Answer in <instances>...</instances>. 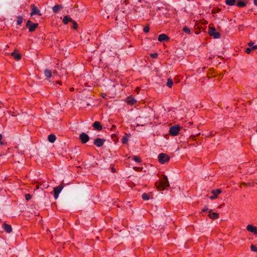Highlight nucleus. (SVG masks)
Here are the masks:
<instances>
[{
	"instance_id": "c03bdc74",
	"label": "nucleus",
	"mask_w": 257,
	"mask_h": 257,
	"mask_svg": "<svg viewBox=\"0 0 257 257\" xmlns=\"http://www.w3.org/2000/svg\"><path fill=\"white\" fill-rule=\"evenodd\" d=\"M113 172L115 171V169L114 168H113Z\"/></svg>"
},
{
	"instance_id": "c9c22d12",
	"label": "nucleus",
	"mask_w": 257,
	"mask_h": 257,
	"mask_svg": "<svg viewBox=\"0 0 257 257\" xmlns=\"http://www.w3.org/2000/svg\"><path fill=\"white\" fill-rule=\"evenodd\" d=\"M252 50H253L251 48H247L245 49V52L247 54H250Z\"/></svg>"
},
{
	"instance_id": "a19ab883",
	"label": "nucleus",
	"mask_w": 257,
	"mask_h": 257,
	"mask_svg": "<svg viewBox=\"0 0 257 257\" xmlns=\"http://www.w3.org/2000/svg\"><path fill=\"white\" fill-rule=\"evenodd\" d=\"M0 144L2 145H4V143L0 141Z\"/></svg>"
},
{
	"instance_id": "2eb2a0df",
	"label": "nucleus",
	"mask_w": 257,
	"mask_h": 257,
	"mask_svg": "<svg viewBox=\"0 0 257 257\" xmlns=\"http://www.w3.org/2000/svg\"><path fill=\"white\" fill-rule=\"evenodd\" d=\"M126 102L130 105H134L136 102V100L131 96L127 97L126 98Z\"/></svg>"
},
{
	"instance_id": "39448f33",
	"label": "nucleus",
	"mask_w": 257,
	"mask_h": 257,
	"mask_svg": "<svg viewBox=\"0 0 257 257\" xmlns=\"http://www.w3.org/2000/svg\"><path fill=\"white\" fill-rule=\"evenodd\" d=\"M208 33L211 36H213L214 38H218L220 35L219 33L217 32L214 28H210Z\"/></svg>"
},
{
	"instance_id": "4be33fe9",
	"label": "nucleus",
	"mask_w": 257,
	"mask_h": 257,
	"mask_svg": "<svg viewBox=\"0 0 257 257\" xmlns=\"http://www.w3.org/2000/svg\"><path fill=\"white\" fill-rule=\"evenodd\" d=\"M209 216L210 218L216 219V218H218L219 214L217 213L213 212V213H210L209 215Z\"/></svg>"
},
{
	"instance_id": "9b49d317",
	"label": "nucleus",
	"mask_w": 257,
	"mask_h": 257,
	"mask_svg": "<svg viewBox=\"0 0 257 257\" xmlns=\"http://www.w3.org/2000/svg\"><path fill=\"white\" fill-rule=\"evenodd\" d=\"M94 129L97 131H100L102 128V126L99 121H96L94 122L92 125Z\"/></svg>"
},
{
	"instance_id": "f3484780",
	"label": "nucleus",
	"mask_w": 257,
	"mask_h": 257,
	"mask_svg": "<svg viewBox=\"0 0 257 257\" xmlns=\"http://www.w3.org/2000/svg\"><path fill=\"white\" fill-rule=\"evenodd\" d=\"M38 26V24L37 23H33L30 27H29V30L30 32H32L35 30V29Z\"/></svg>"
},
{
	"instance_id": "ea45409f",
	"label": "nucleus",
	"mask_w": 257,
	"mask_h": 257,
	"mask_svg": "<svg viewBox=\"0 0 257 257\" xmlns=\"http://www.w3.org/2000/svg\"><path fill=\"white\" fill-rule=\"evenodd\" d=\"M253 3L254 5L257 7V0H253Z\"/></svg>"
},
{
	"instance_id": "393cba45",
	"label": "nucleus",
	"mask_w": 257,
	"mask_h": 257,
	"mask_svg": "<svg viewBox=\"0 0 257 257\" xmlns=\"http://www.w3.org/2000/svg\"><path fill=\"white\" fill-rule=\"evenodd\" d=\"M173 81L171 79H168L167 80V86L169 87V88H171L172 87V85H173Z\"/></svg>"
},
{
	"instance_id": "58836bf2",
	"label": "nucleus",
	"mask_w": 257,
	"mask_h": 257,
	"mask_svg": "<svg viewBox=\"0 0 257 257\" xmlns=\"http://www.w3.org/2000/svg\"><path fill=\"white\" fill-rule=\"evenodd\" d=\"M207 210H208V208H207L206 207H204L202 209V212H205V211H206Z\"/></svg>"
},
{
	"instance_id": "f704fd0d",
	"label": "nucleus",
	"mask_w": 257,
	"mask_h": 257,
	"mask_svg": "<svg viewBox=\"0 0 257 257\" xmlns=\"http://www.w3.org/2000/svg\"><path fill=\"white\" fill-rule=\"evenodd\" d=\"M158 56V54L157 53H152L151 54V56L153 58H157Z\"/></svg>"
},
{
	"instance_id": "412c9836",
	"label": "nucleus",
	"mask_w": 257,
	"mask_h": 257,
	"mask_svg": "<svg viewBox=\"0 0 257 257\" xmlns=\"http://www.w3.org/2000/svg\"><path fill=\"white\" fill-rule=\"evenodd\" d=\"M63 8V7L61 5H55L52 8L53 11L54 13H56L58 12L60 8Z\"/></svg>"
},
{
	"instance_id": "0eeeda50",
	"label": "nucleus",
	"mask_w": 257,
	"mask_h": 257,
	"mask_svg": "<svg viewBox=\"0 0 257 257\" xmlns=\"http://www.w3.org/2000/svg\"><path fill=\"white\" fill-rule=\"evenodd\" d=\"M221 193V190L220 189H217L216 190H213L211 191V193L213 194L212 196H210L209 197L210 199L211 200H214L217 198V196Z\"/></svg>"
},
{
	"instance_id": "1a4fd4ad",
	"label": "nucleus",
	"mask_w": 257,
	"mask_h": 257,
	"mask_svg": "<svg viewBox=\"0 0 257 257\" xmlns=\"http://www.w3.org/2000/svg\"><path fill=\"white\" fill-rule=\"evenodd\" d=\"M31 7L32 8V12L31 13V16L35 15H41V14L40 13V11L34 5H32Z\"/></svg>"
},
{
	"instance_id": "f03ea898",
	"label": "nucleus",
	"mask_w": 257,
	"mask_h": 257,
	"mask_svg": "<svg viewBox=\"0 0 257 257\" xmlns=\"http://www.w3.org/2000/svg\"><path fill=\"white\" fill-rule=\"evenodd\" d=\"M180 131L179 125H173L170 127L169 134L172 136H176L178 135Z\"/></svg>"
},
{
	"instance_id": "4468645a",
	"label": "nucleus",
	"mask_w": 257,
	"mask_h": 257,
	"mask_svg": "<svg viewBox=\"0 0 257 257\" xmlns=\"http://www.w3.org/2000/svg\"><path fill=\"white\" fill-rule=\"evenodd\" d=\"M169 39V38L164 34H160L158 37V41L161 42L164 41H168Z\"/></svg>"
},
{
	"instance_id": "7ed1b4c3",
	"label": "nucleus",
	"mask_w": 257,
	"mask_h": 257,
	"mask_svg": "<svg viewBox=\"0 0 257 257\" xmlns=\"http://www.w3.org/2000/svg\"><path fill=\"white\" fill-rule=\"evenodd\" d=\"M169 156L164 153H161L158 156V160L161 164H164L169 161Z\"/></svg>"
},
{
	"instance_id": "473e14b6",
	"label": "nucleus",
	"mask_w": 257,
	"mask_h": 257,
	"mask_svg": "<svg viewBox=\"0 0 257 257\" xmlns=\"http://www.w3.org/2000/svg\"><path fill=\"white\" fill-rule=\"evenodd\" d=\"M150 30V28L149 26H146L144 28V32L145 33H148Z\"/></svg>"
},
{
	"instance_id": "bb28decb",
	"label": "nucleus",
	"mask_w": 257,
	"mask_h": 257,
	"mask_svg": "<svg viewBox=\"0 0 257 257\" xmlns=\"http://www.w3.org/2000/svg\"><path fill=\"white\" fill-rule=\"evenodd\" d=\"M122 143L124 144H126L128 142V137L127 136H123L121 140Z\"/></svg>"
},
{
	"instance_id": "2f4dec72",
	"label": "nucleus",
	"mask_w": 257,
	"mask_h": 257,
	"mask_svg": "<svg viewBox=\"0 0 257 257\" xmlns=\"http://www.w3.org/2000/svg\"><path fill=\"white\" fill-rule=\"evenodd\" d=\"M183 30L186 33L189 34L190 32V29L187 27H184Z\"/></svg>"
},
{
	"instance_id": "9d476101",
	"label": "nucleus",
	"mask_w": 257,
	"mask_h": 257,
	"mask_svg": "<svg viewBox=\"0 0 257 257\" xmlns=\"http://www.w3.org/2000/svg\"><path fill=\"white\" fill-rule=\"evenodd\" d=\"M247 231L253 233L254 234H257V228L251 224H248L246 226Z\"/></svg>"
},
{
	"instance_id": "c85d7f7f",
	"label": "nucleus",
	"mask_w": 257,
	"mask_h": 257,
	"mask_svg": "<svg viewBox=\"0 0 257 257\" xmlns=\"http://www.w3.org/2000/svg\"><path fill=\"white\" fill-rule=\"evenodd\" d=\"M72 23V27L75 29H77V24L76 22L72 20V21L71 22Z\"/></svg>"
},
{
	"instance_id": "dca6fc26",
	"label": "nucleus",
	"mask_w": 257,
	"mask_h": 257,
	"mask_svg": "<svg viewBox=\"0 0 257 257\" xmlns=\"http://www.w3.org/2000/svg\"><path fill=\"white\" fill-rule=\"evenodd\" d=\"M48 140L50 143H53L56 141V137L53 134L49 135L48 137Z\"/></svg>"
},
{
	"instance_id": "cd10ccee",
	"label": "nucleus",
	"mask_w": 257,
	"mask_h": 257,
	"mask_svg": "<svg viewBox=\"0 0 257 257\" xmlns=\"http://www.w3.org/2000/svg\"><path fill=\"white\" fill-rule=\"evenodd\" d=\"M133 160L136 162H141V159L138 156H133Z\"/></svg>"
},
{
	"instance_id": "6ab92c4d",
	"label": "nucleus",
	"mask_w": 257,
	"mask_h": 257,
	"mask_svg": "<svg viewBox=\"0 0 257 257\" xmlns=\"http://www.w3.org/2000/svg\"><path fill=\"white\" fill-rule=\"evenodd\" d=\"M44 74H45V77L47 78H50L51 77V76H52L51 71L50 70H48V69L45 70V71H44Z\"/></svg>"
},
{
	"instance_id": "ddd939ff",
	"label": "nucleus",
	"mask_w": 257,
	"mask_h": 257,
	"mask_svg": "<svg viewBox=\"0 0 257 257\" xmlns=\"http://www.w3.org/2000/svg\"><path fill=\"white\" fill-rule=\"evenodd\" d=\"M247 2L245 0H237L236 3V6L239 8H243L246 6Z\"/></svg>"
},
{
	"instance_id": "aec40b11",
	"label": "nucleus",
	"mask_w": 257,
	"mask_h": 257,
	"mask_svg": "<svg viewBox=\"0 0 257 257\" xmlns=\"http://www.w3.org/2000/svg\"><path fill=\"white\" fill-rule=\"evenodd\" d=\"M235 0H225V4L227 6H234L235 4Z\"/></svg>"
},
{
	"instance_id": "7c9ffc66",
	"label": "nucleus",
	"mask_w": 257,
	"mask_h": 257,
	"mask_svg": "<svg viewBox=\"0 0 257 257\" xmlns=\"http://www.w3.org/2000/svg\"><path fill=\"white\" fill-rule=\"evenodd\" d=\"M250 249L252 251L256 252L257 251V247H256L254 245H251L250 246Z\"/></svg>"
},
{
	"instance_id": "b1692460",
	"label": "nucleus",
	"mask_w": 257,
	"mask_h": 257,
	"mask_svg": "<svg viewBox=\"0 0 257 257\" xmlns=\"http://www.w3.org/2000/svg\"><path fill=\"white\" fill-rule=\"evenodd\" d=\"M248 45L249 47V48H251L252 50L257 49V46L254 45V44L252 42H250L248 43Z\"/></svg>"
},
{
	"instance_id": "4c0bfd02",
	"label": "nucleus",
	"mask_w": 257,
	"mask_h": 257,
	"mask_svg": "<svg viewBox=\"0 0 257 257\" xmlns=\"http://www.w3.org/2000/svg\"><path fill=\"white\" fill-rule=\"evenodd\" d=\"M143 2H145L144 0H138V3L137 4V5H139L142 3Z\"/></svg>"
},
{
	"instance_id": "37998d69",
	"label": "nucleus",
	"mask_w": 257,
	"mask_h": 257,
	"mask_svg": "<svg viewBox=\"0 0 257 257\" xmlns=\"http://www.w3.org/2000/svg\"><path fill=\"white\" fill-rule=\"evenodd\" d=\"M73 90H74V88H72L71 89V91H72Z\"/></svg>"
},
{
	"instance_id": "79ce46f5",
	"label": "nucleus",
	"mask_w": 257,
	"mask_h": 257,
	"mask_svg": "<svg viewBox=\"0 0 257 257\" xmlns=\"http://www.w3.org/2000/svg\"><path fill=\"white\" fill-rule=\"evenodd\" d=\"M115 137H114V135L113 134V141L114 142L115 141V139H114Z\"/></svg>"
},
{
	"instance_id": "423d86ee",
	"label": "nucleus",
	"mask_w": 257,
	"mask_h": 257,
	"mask_svg": "<svg viewBox=\"0 0 257 257\" xmlns=\"http://www.w3.org/2000/svg\"><path fill=\"white\" fill-rule=\"evenodd\" d=\"M79 138L82 144L86 143L89 140V136L84 133H82L79 135Z\"/></svg>"
},
{
	"instance_id": "f257e3e1",
	"label": "nucleus",
	"mask_w": 257,
	"mask_h": 257,
	"mask_svg": "<svg viewBox=\"0 0 257 257\" xmlns=\"http://www.w3.org/2000/svg\"><path fill=\"white\" fill-rule=\"evenodd\" d=\"M156 187L159 190H164L169 186V181L167 176H163L161 179L156 183Z\"/></svg>"
},
{
	"instance_id": "a878e982",
	"label": "nucleus",
	"mask_w": 257,
	"mask_h": 257,
	"mask_svg": "<svg viewBox=\"0 0 257 257\" xmlns=\"http://www.w3.org/2000/svg\"><path fill=\"white\" fill-rule=\"evenodd\" d=\"M142 198L144 200H148L150 199V197L148 194L145 193L142 194Z\"/></svg>"
},
{
	"instance_id": "a211bd4d",
	"label": "nucleus",
	"mask_w": 257,
	"mask_h": 257,
	"mask_svg": "<svg viewBox=\"0 0 257 257\" xmlns=\"http://www.w3.org/2000/svg\"><path fill=\"white\" fill-rule=\"evenodd\" d=\"M72 21V19L70 18L69 17H68V16H66L65 17H64L63 18V22L65 24H68V23L69 22H71Z\"/></svg>"
},
{
	"instance_id": "20e7f679",
	"label": "nucleus",
	"mask_w": 257,
	"mask_h": 257,
	"mask_svg": "<svg viewBox=\"0 0 257 257\" xmlns=\"http://www.w3.org/2000/svg\"><path fill=\"white\" fill-rule=\"evenodd\" d=\"M64 186L62 185H60L54 188V198L55 199H57L58 198L59 193L61 192Z\"/></svg>"
},
{
	"instance_id": "f8f14e48",
	"label": "nucleus",
	"mask_w": 257,
	"mask_h": 257,
	"mask_svg": "<svg viewBox=\"0 0 257 257\" xmlns=\"http://www.w3.org/2000/svg\"><path fill=\"white\" fill-rule=\"evenodd\" d=\"M3 227L5 231L7 233H11L12 231V228L11 225L8 224L7 223H4L3 224Z\"/></svg>"
},
{
	"instance_id": "72a5a7b5",
	"label": "nucleus",
	"mask_w": 257,
	"mask_h": 257,
	"mask_svg": "<svg viewBox=\"0 0 257 257\" xmlns=\"http://www.w3.org/2000/svg\"><path fill=\"white\" fill-rule=\"evenodd\" d=\"M31 198V196L29 194H27L25 195V199L27 201H29Z\"/></svg>"
},
{
	"instance_id": "5701e85b",
	"label": "nucleus",
	"mask_w": 257,
	"mask_h": 257,
	"mask_svg": "<svg viewBox=\"0 0 257 257\" xmlns=\"http://www.w3.org/2000/svg\"><path fill=\"white\" fill-rule=\"evenodd\" d=\"M11 55L13 56L16 60H20L21 58V55L20 54L16 53L15 52L11 54Z\"/></svg>"
},
{
	"instance_id": "c756f323",
	"label": "nucleus",
	"mask_w": 257,
	"mask_h": 257,
	"mask_svg": "<svg viewBox=\"0 0 257 257\" xmlns=\"http://www.w3.org/2000/svg\"><path fill=\"white\" fill-rule=\"evenodd\" d=\"M22 21H23V18L22 17H20L19 16L18 18V20H17V24L18 25H21L22 23Z\"/></svg>"
},
{
	"instance_id": "e433bc0d",
	"label": "nucleus",
	"mask_w": 257,
	"mask_h": 257,
	"mask_svg": "<svg viewBox=\"0 0 257 257\" xmlns=\"http://www.w3.org/2000/svg\"><path fill=\"white\" fill-rule=\"evenodd\" d=\"M32 24H33L32 22L31 21L29 20L27 22L26 26L28 27H29L30 26H31Z\"/></svg>"
},
{
	"instance_id": "6e6552de",
	"label": "nucleus",
	"mask_w": 257,
	"mask_h": 257,
	"mask_svg": "<svg viewBox=\"0 0 257 257\" xmlns=\"http://www.w3.org/2000/svg\"><path fill=\"white\" fill-rule=\"evenodd\" d=\"M104 142L105 140L104 139L97 138L96 140H94L93 144L97 147H100L103 146Z\"/></svg>"
}]
</instances>
